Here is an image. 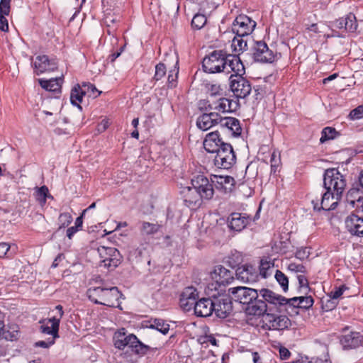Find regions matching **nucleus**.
I'll return each instance as SVG.
<instances>
[{
	"label": "nucleus",
	"instance_id": "nucleus-1",
	"mask_svg": "<svg viewBox=\"0 0 363 363\" xmlns=\"http://www.w3.org/2000/svg\"><path fill=\"white\" fill-rule=\"evenodd\" d=\"M232 301L237 302L242 306V309L250 315H261L267 311V306L265 301L259 298L258 291L256 289L237 286L230 288L228 291Z\"/></svg>",
	"mask_w": 363,
	"mask_h": 363
},
{
	"label": "nucleus",
	"instance_id": "nucleus-2",
	"mask_svg": "<svg viewBox=\"0 0 363 363\" xmlns=\"http://www.w3.org/2000/svg\"><path fill=\"white\" fill-rule=\"evenodd\" d=\"M206 294L213 298V312L218 318H225L233 311L232 300L229 294L223 289H216L213 284H208Z\"/></svg>",
	"mask_w": 363,
	"mask_h": 363
},
{
	"label": "nucleus",
	"instance_id": "nucleus-3",
	"mask_svg": "<svg viewBox=\"0 0 363 363\" xmlns=\"http://www.w3.org/2000/svg\"><path fill=\"white\" fill-rule=\"evenodd\" d=\"M87 296L89 300L96 304L117 307L119 306V298L122 294L116 286L110 288L99 286L89 289Z\"/></svg>",
	"mask_w": 363,
	"mask_h": 363
},
{
	"label": "nucleus",
	"instance_id": "nucleus-4",
	"mask_svg": "<svg viewBox=\"0 0 363 363\" xmlns=\"http://www.w3.org/2000/svg\"><path fill=\"white\" fill-rule=\"evenodd\" d=\"M347 185L345 176L337 169H327L323 174V186L325 190L342 197Z\"/></svg>",
	"mask_w": 363,
	"mask_h": 363
},
{
	"label": "nucleus",
	"instance_id": "nucleus-5",
	"mask_svg": "<svg viewBox=\"0 0 363 363\" xmlns=\"http://www.w3.org/2000/svg\"><path fill=\"white\" fill-rule=\"evenodd\" d=\"M226 57H228L226 51L223 50H213L203 59L202 67L203 71L211 74L225 73Z\"/></svg>",
	"mask_w": 363,
	"mask_h": 363
},
{
	"label": "nucleus",
	"instance_id": "nucleus-6",
	"mask_svg": "<svg viewBox=\"0 0 363 363\" xmlns=\"http://www.w3.org/2000/svg\"><path fill=\"white\" fill-rule=\"evenodd\" d=\"M214 153H216L214 164L218 168L228 169L235 163L236 156L230 143L220 144Z\"/></svg>",
	"mask_w": 363,
	"mask_h": 363
},
{
	"label": "nucleus",
	"instance_id": "nucleus-7",
	"mask_svg": "<svg viewBox=\"0 0 363 363\" xmlns=\"http://www.w3.org/2000/svg\"><path fill=\"white\" fill-rule=\"evenodd\" d=\"M97 250L101 258L100 267L112 270L121 264L122 256L116 248L100 246Z\"/></svg>",
	"mask_w": 363,
	"mask_h": 363
},
{
	"label": "nucleus",
	"instance_id": "nucleus-8",
	"mask_svg": "<svg viewBox=\"0 0 363 363\" xmlns=\"http://www.w3.org/2000/svg\"><path fill=\"white\" fill-rule=\"evenodd\" d=\"M256 22L245 14L238 16L233 21L231 30L238 37L248 36L256 27Z\"/></svg>",
	"mask_w": 363,
	"mask_h": 363
},
{
	"label": "nucleus",
	"instance_id": "nucleus-9",
	"mask_svg": "<svg viewBox=\"0 0 363 363\" xmlns=\"http://www.w3.org/2000/svg\"><path fill=\"white\" fill-rule=\"evenodd\" d=\"M211 181L203 174H197L191 179V184L195 188L203 199L210 200L214 194Z\"/></svg>",
	"mask_w": 363,
	"mask_h": 363
},
{
	"label": "nucleus",
	"instance_id": "nucleus-10",
	"mask_svg": "<svg viewBox=\"0 0 363 363\" xmlns=\"http://www.w3.org/2000/svg\"><path fill=\"white\" fill-rule=\"evenodd\" d=\"M261 315H262V327L265 329L281 330L288 328L291 325V320L286 315L266 312Z\"/></svg>",
	"mask_w": 363,
	"mask_h": 363
},
{
	"label": "nucleus",
	"instance_id": "nucleus-11",
	"mask_svg": "<svg viewBox=\"0 0 363 363\" xmlns=\"http://www.w3.org/2000/svg\"><path fill=\"white\" fill-rule=\"evenodd\" d=\"M230 89L236 97L245 99L250 94L251 84L242 75H230Z\"/></svg>",
	"mask_w": 363,
	"mask_h": 363
},
{
	"label": "nucleus",
	"instance_id": "nucleus-12",
	"mask_svg": "<svg viewBox=\"0 0 363 363\" xmlns=\"http://www.w3.org/2000/svg\"><path fill=\"white\" fill-rule=\"evenodd\" d=\"M252 56L256 62L266 63L272 62L274 60V55L272 50H269L264 41H255L252 47Z\"/></svg>",
	"mask_w": 363,
	"mask_h": 363
},
{
	"label": "nucleus",
	"instance_id": "nucleus-13",
	"mask_svg": "<svg viewBox=\"0 0 363 363\" xmlns=\"http://www.w3.org/2000/svg\"><path fill=\"white\" fill-rule=\"evenodd\" d=\"M233 275V271L225 268L222 265H217L210 274L211 278L215 283H211L210 284L216 285V289H222V286H225L231 282L234 278Z\"/></svg>",
	"mask_w": 363,
	"mask_h": 363
},
{
	"label": "nucleus",
	"instance_id": "nucleus-14",
	"mask_svg": "<svg viewBox=\"0 0 363 363\" xmlns=\"http://www.w3.org/2000/svg\"><path fill=\"white\" fill-rule=\"evenodd\" d=\"M341 198L342 197H337L335 194L326 190L325 193L321 194V198L320 199H313L312 203L313 204L314 209L318 211H330L334 210L337 207Z\"/></svg>",
	"mask_w": 363,
	"mask_h": 363
},
{
	"label": "nucleus",
	"instance_id": "nucleus-15",
	"mask_svg": "<svg viewBox=\"0 0 363 363\" xmlns=\"http://www.w3.org/2000/svg\"><path fill=\"white\" fill-rule=\"evenodd\" d=\"M180 194L184 204L191 208L200 206L203 200L192 185L182 187Z\"/></svg>",
	"mask_w": 363,
	"mask_h": 363
},
{
	"label": "nucleus",
	"instance_id": "nucleus-16",
	"mask_svg": "<svg viewBox=\"0 0 363 363\" xmlns=\"http://www.w3.org/2000/svg\"><path fill=\"white\" fill-rule=\"evenodd\" d=\"M314 303L313 298L311 296H301L288 298L286 312L291 315L292 313L298 314V309H308L312 307Z\"/></svg>",
	"mask_w": 363,
	"mask_h": 363
},
{
	"label": "nucleus",
	"instance_id": "nucleus-17",
	"mask_svg": "<svg viewBox=\"0 0 363 363\" xmlns=\"http://www.w3.org/2000/svg\"><path fill=\"white\" fill-rule=\"evenodd\" d=\"M198 298L199 294L194 287H186L180 296V307L185 311H189L194 308Z\"/></svg>",
	"mask_w": 363,
	"mask_h": 363
},
{
	"label": "nucleus",
	"instance_id": "nucleus-18",
	"mask_svg": "<svg viewBox=\"0 0 363 363\" xmlns=\"http://www.w3.org/2000/svg\"><path fill=\"white\" fill-rule=\"evenodd\" d=\"M345 224L346 230L351 235L363 237V216L351 213L346 217Z\"/></svg>",
	"mask_w": 363,
	"mask_h": 363
},
{
	"label": "nucleus",
	"instance_id": "nucleus-19",
	"mask_svg": "<svg viewBox=\"0 0 363 363\" xmlns=\"http://www.w3.org/2000/svg\"><path fill=\"white\" fill-rule=\"evenodd\" d=\"M208 106L205 108L207 111H217L222 113L233 112L238 106V104L227 98L220 97L217 101H208Z\"/></svg>",
	"mask_w": 363,
	"mask_h": 363
},
{
	"label": "nucleus",
	"instance_id": "nucleus-20",
	"mask_svg": "<svg viewBox=\"0 0 363 363\" xmlns=\"http://www.w3.org/2000/svg\"><path fill=\"white\" fill-rule=\"evenodd\" d=\"M259 297H262V300L265 301V304L269 303L280 307H284V310L287 311L288 298L281 295L275 294L268 289H262L258 292Z\"/></svg>",
	"mask_w": 363,
	"mask_h": 363
},
{
	"label": "nucleus",
	"instance_id": "nucleus-21",
	"mask_svg": "<svg viewBox=\"0 0 363 363\" xmlns=\"http://www.w3.org/2000/svg\"><path fill=\"white\" fill-rule=\"evenodd\" d=\"M57 68V62L55 59H49L47 55H38L34 62V69L36 74L45 72H52Z\"/></svg>",
	"mask_w": 363,
	"mask_h": 363
},
{
	"label": "nucleus",
	"instance_id": "nucleus-22",
	"mask_svg": "<svg viewBox=\"0 0 363 363\" xmlns=\"http://www.w3.org/2000/svg\"><path fill=\"white\" fill-rule=\"evenodd\" d=\"M39 323L42 333L50 335L53 339L59 337L60 318H57V316L40 320Z\"/></svg>",
	"mask_w": 363,
	"mask_h": 363
},
{
	"label": "nucleus",
	"instance_id": "nucleus-23",
	"mask_svg": "<svg viewBox=\"0 0 363 363\" xmlns=\"http://www.w3.org/2000/svg\"><path fill=\"white\" fill-rule=\"evenodd\" d=\"M220 115L213 111L210 113H204L199 116L196 119V126L201 130H208L213 126L218 124V120Z\"/></svg>",
	"mask_w": 363,
	"mask_h": 363
},
{
	"label": "nucleus",
	"instance_id": "nucleus-24",
	"mask_svg": "<svg viewBox=\"0 0 363 363\" xmlns=\"http://www.w3.org/2000/svg\"><path fill=\"white\" fill-rule=\"evenodd\" d=\"M225 67V73L226 74H230L232 72L235 73L233 75H243L245 74V67L237 55L228 53Z\"/></svg>",
	"mask_w": 363,
	"mask_h": 363
},
{
	"label": "nucleus",
	"instance_id": "nucleus-25",
	"mask_svg": "<svg viewBox=\"0 0 363 363\" xmlns=\"http://www.w3.org/2000/svg\"><path fill=\"white\" fill-rule=\"evenodd\" d=\"M333 27L347 32H354L357 28L355 16L350 13L346 16L340 18L332 23Z\"/></svg>",
	"mask_w": 363,
	"mask_h": 363
},
{
	"label": "nucleus",
	"instance_id": "nucleus-26",
	"mask_svg": "<svg viewBox=\"0 0 363 363\" xmlns=\"http://www.w3.org/2000/svg\"><path fill=\"white\" fill-rule=\"evenodd\" d=\"M340 344L345 350L357 348L363 345V335L358 332H350L341 336Z\"/></svg>",
	"mask_w": 363,
	"mask_h": 363
},
{
	"label": "nucleus",
	"instance_id": "nucleus-27",
	"mask_svg": "<svg viewBox=\"0 0 363 363\" xmlns=\"http://www.w3.org/2000/svg\"><path fill=\"white\" fill-rule=\"evenodd\" d=\"M213 298L208 296V298L199 299L194 308V313L197 316L208 317L213 312Z\"/></svg>",
	"mask_w": 363,
	"mask_h": 363
},
{
	"label": "nucleus",
	"instance_id": "nucleus-28",
	"mask_svg": "<svg viewBox=\"0 0 363 363\" xmlns=\"http://www.w3.org/2000/svg\"><path fill=\"white\" fill-rule=\"evenodd\" d=\"M211 179L216 189L225 193L231 191L235 185V179L230 176L212 175Z\"/></svg>",
	"mask_w": 363,
	"mask_h": 363
},
{
	"label": "nucleus",
	"instance_id": "nucleus-29",
	"mask_svg": "<svg viewBox=\"0 0 363 363\" xmlns=\"http://www.w3.org/2000/svg\"><path fill=\"white\" fill-rule=\"evenodd\" d=\"M249 217L245 214L233 213L228 218V227L235 231H241L249 223Z\"/></svg>",
	"mask_w": 363,
	"mask_h": 363
},
{
	"label": "nucleus",
	"instance_id": "nucleus-30",
	"mask_svg": "<svg viewBox=\"0 0 363 363\" xmlns=\"http://www.w3.org/2000/svg\"><path fill=\"white\" fill-rule=\"evenodd\" d=\"M225 143L220 138L218 131H214L206 135L203 140V147L207 152L214 153L220 147V144Z\"/></svg>",
	"mask_w": 363,
	"mask_h": 363
},
{
	"label": "nucleus",
	"instance_id": "nucleus-31",
	"mask_svg": "<svg viewBox=\"0 0 363 363\" xmlns=\"http://www.w3.org/2000/svg\"><path fill=\"white\" fill-rule=\"evenodd\" d=\"M237 279L243 282H251L255 281L257 278L256 269L252 265L244 264L235 271Z\"/></svg>",
	"mask_w": 363,
	"mask_h": 363
},
{
	"label": "nucleus",
	"instance_id": "nucleus-32",
	"mask_svg": "<svg viewBox=\"0 0 363 363\" xmlns=\"http://www.w3.org/2000/svg\"><path fill=\"white\" fill-rule=\"evenodd\" d=\"M62 82L63 79L61 77L50 79H38V82L43 89L57 94L61 92Z\"/></svg>",
	"mask_w": 363,
	"mask_h": 363
},
{
	"label": "nucleus",
	"instance_id": "nucleus-33",
	"mask_svg": "<svg viewBox=\"0 0 363 363\" xmlns=\"http://www.w3.org/2000/svg\"><path fill=\"white\" fill-rule=\"evenodd\" d=\"M86 94V90L83 89L82 85L79 84L74 85L70 93V101L72 104L82 110V107L80 106V103H82L83 96Z\"/></svg>",
	"mask_w": 363,
	"mask_h": 363
},
{
	"label": "nucleus",
	"instance_id": "nucleus-34",
	"mask_svg": "<svg viewBox=\"0 0 363 363\" xmlns=\"http://www.w3.org/2000/svg\"><path fill=\"white\" fill-rule=\"evenodd\" d=\"M132 337H135V335L133 334L125 335V333L121 332L116 333L113 337L114 346L119 350H123L125 347L130 348L133 342Z\"/></svg>",
	"mask_w": 363,
	"mask_h": 363
},
{
	"label": "nucleus",
	"instance_id": "nucleus-35",
	"mask_svg": "<svg viewBox=\"0 0 363 363\" xmlns=\"http://www.w3.org/2000/svg\"><path fill=\"white\" fill-rule=\"evenodd\" d=\"M133 344H131L130 348L133 352L138 355H144L150 351H155L156 348H151L150 346L143 344L138 338L132 337Z\"/></svg>",
	"mask_w": 363,
	"mask_h": 363
},
{
	"label": "nucleus",
	"instance_id": "nucleus-36",
	"mask_svg": "<svg viewBox=\"0 0 363 363\" xmlns=\"http://www.w3.org/2000/svg\"><path fill=\"white\" fill-rule=\"evenodd\" d=\"M160 225L146 221L141 223L140 232L143 235H154L159 231Z\"/></svg>",
	"mask_w": 363,
	"mask_h": 363
},
{
	"label": "nucleus",
	"instance_id": "nucleus-37",
	"mask_svg": "<svg viewBox=\"0 0 363 363\" xmlns=\"http://www.w3.org/2000/svg\"><path fill=\"white\" fill-rule=\"evenodd\" d=\"M274 268V262L267 261V259H262L259 265V273L263 278H267L272 273Z\"/></svg>",
	"mask_w": 363,
	"mask_h": 363
},
{
	"label": "nucleus",
	"instance_id": "nucleus-38",
	"mask_svg": "<svg viewBox=\"0 0 363 363\" xmlns=\"http://www.w3.org/2000/svg\"><path fill=\"white\" fill-rule=\"evenodd\" d=\"M150 328L156 329L164 335L167 334L169 330V325L164 320L158 318L152 320Z\"/></svg>",
	"mask_w": 363,
	"mask_h": 363
},
{
	"label": "nucleus",
	"instance_id": "nucleus-39",
	"mask_svg": "<svg viewBox=\"0 0 363 363\" xmlns=\"http://www.w3.org/2000/svg\"><path fill=\"white\" fill-rule=\"evenodd\" d=\"M243 37H234L232 41V47L235 52H243L247 49V40L242 38Z\"/></svg>",
	"mask_w": 363,
	"mask_h": 363
},
{
	"label": "nucleus",
	"instance_id": "nucleus-40",
	"mask_svg": "<svg viewBox=\"0 0 363 363\" xmlns=\"http://www.w3.org/2000/svg\"><path fill=\"white\" fill-rule=\"evenodd\" d=\"M337 134V132L335 128L331 127L324 128L321 132V137L320 138V143H324L327 140L334 139Z\"/></svg>",
	"mask_w": 363,
	"mask_h": 363
},
{
	"label": "nucleus",
	"instance_id": "nucleus-41",
	"mask_svg": "<svg viewBox=\"0 0 363 363\" xmlns=\"http://www.w3.org/2000/svg\"><path fill=\"white\" fill-rule=\"evenodd\" d=\"M275 279L279 284L282 288L284 292L288 291L289 289V279L288 277L280 270H277L275 273Z\"/></svg>",
	"mask_w": 363,
	"mask_h": 363
},
{
	"label": "nucleus",
	"instance_id": "nucleus-42",
	"mask_svg": "<svg viewBox=\"0 0 363 363\" xmlns=\"http://www.w3.org/2000/svg\"><path fill=\"white\" fill-rule=\"evenodd\" d=\"M271 163V172L275 174L279 171V168L281 165V157L280 154L277 152L274 151L271 155L270 159Z\"/></svg>",
	"mask_w": 363,
	"mask_h": 363
},
{
	"label": "nucleus",
	"instance_id": "nucleus-43",
	"mask_svg": "<svg viewBox=\"0 0 363 363\" xmlns=\"http://www.w3.org/2000/svg\"><path fill=\"white\" fill-rule=\"evenodd\" d=\"M207 19L205 15L197 13L194 15L191 21V26L196 29L202 28L206 23Z\"/></svg>",
	"mask_w": 363,
	"mask_h": 363
},
{
	"label": "nucleus",
	"instance_id": "nucleus-44",
	"mask_svg": "<svg viewBox=\"0 0 363 363\" xmlns=\"http://www.w3.org/2000/svg\"><path fill=\"white\" fill-rule=\"evenodd\" d=\"M359 191L357 189H350L346 195V201L353 208L355 206V203L357 201V199L358 197H362L359 195Z\"/></svg>",
	"mask_w": 363,
	"mask_h": 363
},
{
	"label": "nucleus",
	"instance_id": "nucleus-45",
	"mask_svg": "<svg viewBox=\"0 0 363 363\" xmlns=\"http://www.w3.org/2000/svg\"><path fill=\"white\" fill-rule=\"evenodd\" d=\"M82 86L83 89L86 90V94L90 97L96 98L101 94V91H98L96 86L89 82H83Z\"/></svg>",
	"mask_w": 363,
	"mask_h": 363
},
{
	"label": "nucleus",
	"instance_id": "nucleus-46",
	"mask_svg": "<svg viewBox=\"0 0 363 363\" xmlns=\"http://www.w3.org/2000/svg\"><path fill=\"white\" fill-rule=\"evenodd\" d=\"M337 305V301L328 296L326 299H322V308L326 311L333 310Z\"/></svg>",
	"mask_w": 363,
	"mask_h": 363
},
{
	"label": "nucleus",
	"instance_id": "nucleus-47",
	"mask_svg": "<svg viewBox=\"0 0 363 363\" xmlns=\"http://www.w3.org/2000/svg\"><path fill=\"white\" fill-rule=\"evenodd\" d=\"M58 220L60 223L59 229L65 228L72 221V216L69 213H62L59 216Z\"/></svg>",
	"mask_w": 363,
	"mask_h": 363
},
{
	"label": "nucleus",
	"instance_id": "nucleus-48",
	"mask_svg": "<svg viewBox=\"0 0 363 363\" xmlns=\"http://www.w3.org/2000/svg\"><path fill=\"white\" fill-rule=\"evenodd\" d=\"M166 67L163 63H159L155 67V74L153 79L156 82L160 80L166 74Z\"/></svg>",
	"mask_w": 363,
	"mask_h": 363
},
{
	"label": "nucleus",
	"instance_id": "nucleus-49",
	"mask_svg": "<svg viewBox=\"0 0 363 363\" xmlns=\"http://www.w3.org/2000/svg\"><path fill=\"white\" fill-rule=\"evenodd\" d=\"M230 121H231V123L229 130L231 132L232 135L234 136L240 135L242 130L240 121L235 118H232V120H230Z\"/></svg>",
	"mask_w": 363,
	"mask_h": 363
},
{
	"label": "nucleus",
	"instance_id": "nucleus-50",
	"mask_svg": "<svg viewBox=\"0 0 363 363\" xmlns=\"http://www.w3.org/2000/svg\"><path fill=\"white\" fill-rule=\"evenodd\" d=\"M48 195V189L45 186H43L40 188H38L36 191V197L37 200L40 201L41 203H45L46 202V198Z\"/></svg>",
	"mask_w": 363,
	"mask_h": 363
},
{
	"label": "nucleus",
	"instance_id": "nucleus-51",
	"mask_svg": "<svg viewBox=\"0 0 363 363\" xmlns=\"http://www.w3.org/2000/svg\"><path fill=\"white\" fill-rule=\"evenodd\" d=\"M179 74V68H174L170 70L168 74V86L170 88H174L177 85V79Z\"/></svg>",
	"mask_w": 363,
	"mask_h": 363
},
{
	"label": "nucleus",
	"instance_id": "nucleus-52",
	"mask_svg": "<svg viewBox=\"0 0 363 363\" xmlns=\"http://www.w3.org/2000/svg\"><path fill=\"white\" fill-rule=\"evenodd\" d=\"M19 334L18 331L13 330V331L6 330L5 327L2 331L1 337L13 341L18 338Z\"/></svg>",
	"mask_w": 363,
	"mask_h": 363
},
{
	"label": "nucleus",
	"instance_id": "nucleus-53",
	"mask_svg": "<svg viewBox=\"0 0 363 363\" xmlns=\"http://www.w3.org/2000/svg\"><path fill=\"white\" fill-rule=\"evenodd\" d=\"M349 118L351 120H359L363 118V104L358 106L354 109L352 110L349 114Z\"/></svg>",
	"mask_w": 363,
	"mask_h": 363
},
{
	"label": "nucleus",
	"instance_id": "nucleus-54",
	"mask_svg": "<svg viewBox=\"0 0 363 363\" xmlns=\"http://www.w3.org/2000/svg\"><path fill=\"white\" fill-rule=\"evenodd\" d=\"M288 269L294 272H301L306 274L307 272L306 268L303 264L291 262L288 265Z\"/></svg>",
	"mask_w": 363,
	"mask_h": 363
},
{
	"label": "nucleus",
	"instance_id": "nucleus-55",
	"mask_svg": "<svg viewBox=\"0 0 363 363\" xmlns=\"http://www.w3.org/2000/svg\"><path fill=\"white\" fill-rule=\"evenodd\" d=\"M11 246L7 242H1L0 243V257H10L11 256V253L9 252Z\"/></svg>",
	"mask_w": 363,
	"mask_h": 363
},
{
	"label": "nucleus",
	"instance_id": "nucleus-56",
	"mask_svg": "<svg viewBox=\"0 0 363 363\" xmlns=\"http://www.w3.org/2000/svg\"><path fill=\"white\" fill-rule=\"evenodd\" d=\"M346 287L344 285H342L338 288H335V290L331 291L328 296L337 301V299L342 295Z\"/></svg>",
	"mask_w": 363,
	"mask_h": 363
},
{
	"label": "nucleus",
	"instance_id": "nucleus-57",
	"mask_svg": "<svg viewBox=\"0 0 363 363\" xmlns=\"http://www.w3.org/2000/svg\"><path fill=\"white\" fill-rule=\"evenodd\" d=\"M306 363H331L328 353L324 354L322 357H312L311 360Z\"/></svg>",
	"mask_w": 363,
	"mask_h": 363
},
{
	"label": "nucleus",
	"instance_id": "nucleus-58",
	"mask_svg": "<svg viewBox=\"0 0 363 363\" xmlns=\"http://www.w3.org/2000/svg\"><path fill=\"white\" fill-rule=\"evenodd\" d=\"M297 279L298 281L299 288L304 290V293L309 290L308 279L302 274L298 275Z\"/></svg>",
	"mask_w": 363,
	"mask_h": 363
},
{
	"label": "nucleus",
	"instance_id": "nucleus-59",
	"mask_svg": "<svg viewBox=\"0 0 363 363\" xmlns=\"http://www.w3.org/2000/svg\"><path fill=\"white\" fill-rule=\"evenodd\" d=\"M9 14H4L0 12V30L7 32L9 30L8 20L6 16Z\"/></svg>",
	"mask_w": 363,
	"mask_h": 363
},
{
	"label": "nucleus",
	"instance_id": "nucleus-60",
	"mask_svg": "<svg viewBox=\"0 0 363 363\" xmlns=\"http://www.w3.org/2000/svg\"><path fill=\"white\" fill-rule=\"evenodd\" d=\"M11 0H1L0 1V12L4 14H9L10 13V3Z\"/></svg>",
	"mask_w": 363,
	"mask_h": 363
},
{
	"label": "nucleus",
	"instance_id": "nucleus-61",
	"mask_svg": "<svg viewBox=\"0 0 363 363\" xmlns=\"http://www.w3.org/2000/svg\"><path fill=\"white\" fill-rule=\"evenodd\" d=\"M309 255L310 252L306 247L298 250L295 253V257L300 260H304L308 257Z\"/></svg>",
	"mask_w": 363,
	"mask_h": 363
},
{
	"label": "nucleus",
	"instance_id": "nucleus-62",
	"mask_svg": "<svg viewBox=\"0 0 363 363\" xmlns=\"http://www.w3.org/2000/svg\"><path fill=\"white\" fill-rule=\"evenodd\" d=\"M233 117H221L220 116V118L217 121L218 124H220V127L226 128L228 130H230V125Z\"/></svg>",
	"mask_w": 363,
	"mask_h": 363
},
{
	"label": "nucleus",
	"instance_id": "nucleus-63",
	"mask_svg": "<svg viewBox=\"0 0 363 363\" xmlns=\"http://www.w3.org/2000/svg\"><path fill=\"white\" fill-rule=\"evenodd\" d=\"M119 22V19L116 17H113L111 16H106L104 18V23L107 28H111V26H114V24Z\"/></svg>",
	"mask_w": 363,
	"mask_h": 363
},
{
	"label": "nucleus",
	"instance_id": "nucleus-64",
	"mask_svg": "<svg viewBox=\"0 0 363 363\" xmlns=\"http://www.w3.org/2000/svg\"><path fill=\"white\" fill-rule=\"evenodd\" d=\"M279 356L281 359H287L291 355L290 351L285 347L281 346L279 349Z\"/></svg>",
	"mask_w": 363,
	"mask_h": 363
}]
</instances>
